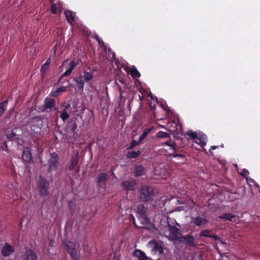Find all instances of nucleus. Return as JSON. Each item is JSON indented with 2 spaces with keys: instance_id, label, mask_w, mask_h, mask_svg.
<instances>
[{
  "instance_id": "obj_50",
  "label": "nucleus",
  "mask_w": 260,
  "mask_h": 260,
  "mask_svg": "<svg viewBox=\"0 0 260 260\" xmlns=\"http://www.w3.org/2000/svg\"><path fill=\"white\" fill-rule=\"evenodd\" d=\"M240 174L244 177V169H242L241 172H239Z\"/></svg>"
},
{
  "instance_id": "obj_21",
  "label": "nucleus",
  "mask_w": 260,
  "mask_h": 260,
  "mask_svg": "<svg viewBox=\"0 0 260 260\" xmlns=\"http://www.w3.org/2000/svg\"><path fill=\"white\" fill-rule=\"evenodd\" d=\"M144 168L141 165H136L134 168V175L136 177L140 176L143 175Z\"/></svg>"
},
{
  "instance_id": "obj_55",
  "label": "nucleus",
  "mask_w": 260,
  "mask_h": 260,
  "mask_svg": "<svg viewBox=\"0 0 260 260\" xmlns=\"http://www.w3.org/2000/svg\"><path fill=\"white\" fill-rule=\"evenodd\" d=\"M259 217H260V216H259Z\"/></svg>"
},
{
  "instance_id": "obj_18",
  "label": "nucleus",
  "mask_w": 260,
  "mask_h": 260,
  "mask_svg": "<svg viewBox=\"0 0 260 260\" xmlns=\"http://www.w3.org/2000/svg\"><path fill=\"white\" fill-rule=\"evenodd\" d=\"M147 208L144 205L140 204L137 206V212L139 215L138 216L144 217L147 215Z\"/></svg>"
},
{
  "instance_id": "obj_41",
  "label": "nucleus",
  "mask_w": 260,
  "mask_h": 260,
  "mask_svg": "<svg viewBox=\"0 0 260 260\" xmlns=\"http://www.w3.org/2000/svg\"><path fill=\"white\" fill-rule=\"evenodd\" d=\"M5 110L6 108L0 105V117L3 115Z\"/></svg>"
},
{
  "instance_id": "obj_42",
  "label": "nucleus",
  "mask_w": 260,
  "mask_h": 260,
  "mask_svg": "<svg viewBox=\"0 0 260 260\" xmlns=\"http://www.w3.org/2000/svg\"><path fill=\"white\" fill-rule=\"evenodd\" d=\"M96 39L99 42L100 46L106 47L104 42L101 40H100L97 36L96 37Z\"/></svg>"
},
{
  "instance_id": "obj_34",
  "label": "nucleus",
  "mask_w": 260,
  "mask_h": 260,
  "mask_svg": "<svg viewBox=\"0 0 260 260\" xmlns=\"http://www.w3.org/2000/svg\"><path fill=\"white\" fill-rule=\"evenodd\" d=\"M142 142L140 141V140L138 141L133 140L131 143L130 146L127 148V149H133L135 147H136L137 145L140 144Z\"/></svg>"
},
{
  "instance_id": "obj_51",
  "label": "nucleus",
  "mask_w": 260,
  "mask_h": 260,
  "mask_svg": "<svg viewBox=\"0 0 260 260\" xmlns=\"http://www.w3.org/2000/svg\"><path fill=\"white\" fill-rule=\"evenodd\" d=\"M217 147V146H212V147H211V150H214V149H215Z\"/></svg>"
},
{
  "instance_id": "obj_23",
  "label": "nucleus",
  "mask_w": 260,
  "mask_h": 260,
  "mask_svg": "<svg viewBox=\"0 0 260 260\" xmlns=\"http://www.w3.org/2000/svg\"><path fill=\"white\" fill-rule=\"evenodd\" d=\"M67 88V86H62L60 88H58L56 90L52 91L50 93V95L51 96L54 97L58 96L60 92L66 91Z\"/></svg>"
},
{
  "instance_id": "obj_37",
  "label": "nucleus",
  "mask_w": 260,
  "mask_h": 260,
  "mask_svg": "<svg viewBox=\"0 0 260 260\" xmlns=\"http://www.w3.org/2000/svg\"><path fill=\"white\" fill-rule=\"evenodd\" d=\"M69 207L71 210H75V201L74 199L70 200L68 202Z\"/></svg>"
},
{
  "instance_id": "obj_9",
  "label": "nucleus",
  "mask_w": 260,
  "mask_h": 260,
  "mask_svg": "<svg viewBox=\"0 0 260 260\" xmlns=\"http://www.w3.org/2000/svg\"><path fill=\"white\" fill-rule=\"evenodd\" d=\"M177 241L179 243H183L187 246L196 247L197 244L194 241V237L191 235H187L185 236H180V237H177Z\"/></svg>"
},
{
  "instance_id": "obj_24",
  "label": "nucleus",
  "mask_w": 260,
  "mask_h": 260,
  "mask_svg": "<svg viewBox=\"0 0 260 260\" xmlns=\"http://www.w3.org/2000/svg\"><path fill=\"white\" fill-rule=\"evenodd\" d=\"M22 158L24 161L26 162H30L31 159V153L28 151H25L24 150Z\"/></svg>"
},
{
  "instance_id": "obj_19",
  "label": "nucleus",
  "mask_w": 260,
  "mask_h": 260,
  "mask_svg": "<svg viewBox=\"0 0 260 260\" xmlns=\"http://www.w3.org/2000/svg\"><path fill=\"white\" fill-rule=\"evenodd\" d=\"M37 258L36 253L31 249L26 251L25 254V260H36Z\"/></svg>"
},
{
  "instance_id": "obj_53",
  "label": "nucleus",
  "mask_w": 260,
  "mask_h": 260,
  "mask_svg": "<svg viewBox=\"0 0 260 260\" xmlns=\"http://www.w3.org/2000/svg\"><path fill=\"white\" fill-rule=\"evenodd\" d=\"M5 146H6V148H7V145L6 142H5Z\"/></svg>"
},
{
  "instance_id": "obj_38",
  "label": "nucleus",
  "mask_w": 260,
  "mask_h": 260,
  "mask_svg": "<svg viewBox=\"0 0 260 260\" xmlns=\"http://www.w3.org/2000/svg\"><path fill=\"white\" fill-rule=\"evenodd\" d=\"M49 66H47L45 63L41 67V73L42 76L45 75L46 70L48 69Z\"/></svg>"
},
{
  "instance_id": "obj_29",
  "label": "nucleus",
  "mask_w": 260,
  "mask_h": 260,
  "mask_svg": "<svg viewBox=\"0 0 260 260\" xmlns=\"http://www.w3.org/2000/svg\"><path fill=\"white\" fill-rule=\"evenodd\" d=\"M220 218L226 219L229 221H232V218L235 217V216L233 215L232 213H224L220 216H219Z\"/></svg>"
},
{
  "instance_id": "obj_14",
  "label": "nucleus",
  "mask_w": 260,
  "mask_h": 260,
  "mask_svg": "<svg viewBox=\"0 0 260 260\" xmlns=\"http://www.w3.org/2000/svg\"><path fill=\"white\" fill-rule=\"evenodd\" d=\"M55 100L54 99L46 98L45 100L43 111H44L47 109H51L52 108H54V110H56L57 108H55Z\"/></svg>"
},
{
  "instance_id": "obj_17",
  "label": "nucleus",
  "mask_w": 260,
  "mask_h": 260,
  "mask_svg": "<svg viewBox=\"0 0 260 260\" xmlns=\"http://www.w3.org/2000/svg\"><path fill=\"white\" fill-rule=\"evenodd\" d=\"M14 252L13 248L8 243H6L2 249V255L4 256L9 255Z\"/></svg>"
},
{
  "instance_id": "obj_7",
  "label": "nucleus",
  "mask_w": 260,
  "mask_h": 260,
  "mask_svg": "<svg viewBox=\"0 0 260 260\" xmlns=\"http://www.w3.org/2000/svg\"><path fill=\"white\" fill-rule=\"evenodd\" d=\"M48 168L47 172L55 171L59 166V156L56 152H52L50 154V158L48 162Z\"/></svg>"
},
{
  "instance_id": "obj_33",
  "label": "nucleus",
  "mask_w": 260,
  "mask_h": 260,
  "mask_svg": "<svg viewBox=\"0 0 260 260\" xmlns=\"http://www.w3.org/2000/svg\"><path fill=\"white\" fill-rule=\"evenodd\" d=\"M83 76H84V79L86 81H88L90 80L93 77V76H92V74L91 73L87 72H84Z\"/></svg>"
},
{
  "instance_id": "obj_39",
  "label": "nucleus",
  "mask_w": 260,
  "mask_h": 260,
  "mask_svg": "<svg viewBox=\"0 0 260 260\" xmlns=\"http://www.w3.org/2000/svg\"><path fill=\"white\" fill-rule=\"evenodd\" d=\"M165 144L168 146H171L173 149H175L176 147V145L175 143L171 144L170 142H166Z\"/></svg>"
},
{
  "instance_id": "obj_44",
  "label": "nucleus",
  "mask_w": 260,
  "mask_h": 260,
  "mask_svg": "<svg viewBox=\"0 0 260 260\" xmlns=\"http://www.w3.org/2000/svg\"><path fill=\"white\" fill-rule=\"evenodd\" d=\"M197 259H198V260H204L203 259V254L202 253V252H201L198 255V257L196 258V259L197 260Z\"/></svg>"
},
{
  "instance_id": "obj_28",
  "label": "nucleus",
  "mask_w": 260,
  "mask_h": 260,
  "mask_svg": "<svg viewBox=\"0 0 260 260\" xmlns=\"http://www.w3.org/2000/svg\"><path fill=\"white\" fill-rule=\"evenodd\" d=\"M74 80L78 83V87L80 89L83 88L84 86V81L82 80L81 76H80L77 78H74Z\"/></svg>"
},
{
  "instance_id": "obj_16",
  "label": "nucleus",
  "mask_w": 260,
  "mask_h": 260,
  "mask_svg": "<svg viewBox=\"0 0 260 260\" xmlns=\"http://www.w3.org/2000/svg\"><path fill=\"white\" fill-rule=\"evenodd\" d=\"M212 231L210 230H205L202 231L200 234V236L206 237H210L214 239L215 240H220V238L218 236L211 234Z\"/></svg>"
},
{
  "instance_id": "obj_3",
  "label": "nucleus",
  "mask_w": 260,
  "mask_h": 260,
  "mask_svg": "<svg viewBox=\"0 0 260 260\" xmlns=\"http://www.w3.org/2000/svg\"><path fill=\"white\" fill-rule=\"evenodd\" d=\"M44 122H48V119L44 116H34L27 121V123L31 125L34 132L40 129L44 126Z\"/></svg>"
},
{
  "instance_id": "obj_49",
  "label": "nucleus",
  "mask_w": 260,
  "mask_h": 260,
  "mask_svg": "<svg viewBox=\"0 0 260 260\" xmlns=\"http://www.w3.org/2000/svg\"><path fill=\"white\" fill-rule=\"evenodd\" d=\"M53 242H54V241L53 240H50V242H49V245H50L51 246H53Z\"/></svg>"
},
{
  "instance_id": "obj_2",
  "label": "nucleus",
  "mask_w": 260,
  "mask_h": 260,
  "mask_svg": "<svg viewBox=\"0 0 260 260\" xmlns=\"http://www.w3.org/2000/svg\"><path fill=\"white\" fill-rule=\"evenodd\" d=\"M49 182L44 177L39 176L37 183V188L41 197H45L49 195Z\"/></svg>"
},
{
  "instance_id": "obj_47",
  "label": "nucleus",
  "mask_w": 260,
  "mask_h": 260,
  "mask_svg": "<svg viewBox=\"0 0 260 260\" xmlns=\"http://www.w3.org/2000/svg\"><path fill=\"white\" fill-rule=\"evenodd\" d=\"M50 63V58L48 59V60L46 61V62L45 63V64L46 65H47V66H49Z\"/></svg>"
},
{
  "instance_id": "obj_25",
  "label": "nucleus",
  "mask_w": 260,
  "mask_h": 260,
  "mask_svg": "<svg viewBox=\"0 0 260 260\" xmlns=\"http://www.w3.org/2000/svg\"><path fill=\"white\" fill-rule=\"evenodd\" d=\"M65 14L66 16L67 19L69 22L71 23L72 21H74V16L75 14H74L72 11L70 10H67L66 11H65Z\"/></svg>"
},
{
  "instance_id": "obj_30",
  "label": "nucleus",
  "mask_w": 260,
  "mask_h": 260,
  "mask_svg": "<svg viewBox=\"0 0 260 260\" xmlns=\"http://www.w3.org/2000/svg\"><path fill=\"white\" fill-rule=\"evenodd\" d=\"M152 128H146L143 131L142 135H140L139 139L140 141H142L147 136L148 134L151 132Z\"/></svg>"
},
{
  "instance_id": "obj_45",
  "label": "nucleus",
  "mask_w": 260,
  "mask_h": 260,
  "mask_svg": "<svg viewBox=\"0 0 260 260\" xmlns=\"http://www.w3.org/2000/svg\"><path fill=\"white\" fill-rule=\"evenodd\" d=\"M7 103H8V100H6L3 101V102L1 103L0 105H1L2 106H4V107H5V106L7 104Z\"/></svg>"
},
{
  "instance_id": "obj_11",
  "label": "nucleus",
  "mask_w": 260,
  "mask_h": 260,
  "mask_svg": "<svg viewBox=\"0 0 260 260\" xmlns=\"http://www.w3.org/2000/svg\"><path fill=\"white\" fill-rule=\"evenodd\" d=\"M109 175L106 173H100L97 177V185L100 187L105 188L106 187V183L109 179Z\"/></svg>"
},
{
  "instance_id": "obj_26",
  "label": "nucleus",
  "mask_w": 260,
  "mask_h": 260,
  "mask_svg": "<svg viewBox=\"0 0 260 260\" xmlns=\"http://www.w3.org/2000/svg\"><path fill=\"white\" fill-rule=\"evenodd\" d=\"M153 250L155 251H158L159 254H162L164 252V248L162 246L156 242H154V246L153 247Z\"/></svg>"
},
{
  "instance_id": "obj_5",
  "label": "nucleus",
  "mask_w": 260,
  "mask_h": 260,
  "mask_svg": "<svg viewBox=\"0 0 260 260\" xmlns=\"http://www.w3.org/2000/svg\"><path fill=\"white\" fill-rule=\"evenodd\" d=\"M138 219L140 221L138 225L136 224L135 221H134L135 227L138 229L143 228L148 230H151L152 228L156 231H158V229L154 225L151 224L150 225V221L147 215L144 216V217L138 216Z\"/></svg>"
},
{
  "instance_id": "obj_35",
  "label": "nucleus",
  "mask_w": 260,
  "mask_h": 260,
  "mask_svg": "<svg viewBox=\"0 0 260 260\" xmlns=\"http://www.w3.org/2000/svg\"><path fill=\"white\" fill-rule=\"evenodd\" d=\"M156 136L159 138H168L169 137V134L164 132L160 131L157 133Z\"/></svg>"
},
{
  "instance_id": "obj_40",
  "label": "nucleus",
  "mask_w": 260,
  "mask_h": 260,
  "mask_svg": "<svg viewBox=\"0 0 260 260\" xmlns=\"http://www.w3.org/2000/svg\"><path fill=\"white\" fill-rule=\"evenodd\" d=\"M51 12L53 14H56V7L55 4H52L51 6Z\"/></svg>"
},
{
  "instance_id": "obj_1",
  "label": "nucleus",
  "mask_w": 260,
  "mask_h": 260,
  "mask_svg": "<svg viewBox=\"0 0 260 260\" xmlns=\"http://www.w3.org/2000/svg\"><path fill=\"white\" fill-rule=\"evenodd\" d=\"M154 196L153 188L151 186H143L139 190V200L141 202L147 203L152 201Z\"/></svg>"
},
{
  "instance_id": "obj_20",
  "label": "nucleus",
  "mask_w": 260,
  "mask_h": 260,
  "mask_svg": "<svg viewBox=\"0 0 260 260\" xmlns=\"http://www.w3.org/2000/svg\"><path fill=\"white\" fill-rule=\"evenodd\" d=\"M70 67L69 69L66 71V72L60 77L58 82L60 81V80L64 76H69L71 73H72V71L74 70V69L76 67L77 64L73 61L72 60L70 63Z\"/></svg>"
},
{
  "instance_id": "obj_31",
  "label": "nucleus",
  "mask_w": 260,
  "mask_h": 260,
  "mask_svg": "<svg viewBox=\"0 0 260 260\" xmlns=\"http://www.w3.org/2000/svg\"><path fill=\"white\" fill-rule=\"evenodd\" d=\"M131 74L133 78L135 77H140L141 75L139 71L134 67H133L131 70Z\"/></svg>"
},
{
  "instance_id": "obj_27",
  "label": "nucleus",
  "mask_w": 260,
  "mask_h": 260,
  "mask_svg": "<svg viewBox=\"0 0 260 260\" xmlns=\"http://www.w3.org/2000/svg\"><path fill=\"white\" fill-rule=\"evenodd\" d=\"M207 222V220L205 218H201V217H197L194 221V223L195 224L198 226H200L203 224H205Z\"/></svg>"
},
{
  "instance_id": "obj_36",
  "label": "nucleus",
  "mask_w": 260,
  "mask_h": 260,
  "mask_svg": "<svg viewBox=\"0 0 260 260\" xmlns=\"http://www.w3.org/2000/svg\"><path fill=\"white\" fill-rule=\"evenodd\" d=\"M187 135L189 136L190 139H199L197 136V133L195 132H192L191 131H188L187 133Z\"/></svg>"
},
{
  "instance_id": "obj_6",
  "label": "nucleus",
  "mask_w": 260,
  "mask_h": 260,
  "mask_svg": "<svg viewBox=\"0 0 260 260\" xmlns=\"http://www.w3.org/2000/svg\"><path fill=\"white\" fill-rule=\"evenodd\" d=\"M62 245L71 256L73 260H78L79 255L74 248V244L70 241H63Z\"/></svg>"
},
{
  "instance_id": "obj_22",
  "label": "nucleus",
  "mask_w": 260,
  "mask_h": 260,
  "mask_svg": "<svg viewBox=\"0 0 260 260\" xmlns=\"http://www.w3.org/2000/svg\"><path fill=\"white\" fill-rule=\"evenodd\" d=\"M141 153V151L138 150L137 151H127L126 156L129 158H135L138 157Z\"/></svg>"
},
{
  "instance_id": "obj_48",
  "label": "nucleus",
  "mask_w": 260,
  "mask_h": 260,
  "mask_svg": "<svg viewBox=\"0 0 260 260\" xmlns=\"http://www.w3.org/2000/svg\"><path fill=\"white\" fill-rule=\"evenodd\" d=\"M199 141H200V143H202V145L203 146H205V145H206L205 142H203V141H202V138H200L199 139Z\"/></svg>"
},
{
  "instance_id": "obj_4",
  "label": "nucleus",
  "mask_w": 260,
  "mask_h": 260,
  "mask_svg": "<svg viewBox=\"0 0 260 260\" xmlns=\"http://www.w3.org/2000/svg\"><path fill=\"white\" fill-rule=\"evenodd\" d=\"M80 122H82V124H83V120L81 116H76L73 117L69 121H68L66 125V132H71L74 133V134L77 133V132L76 131V129L77 124H79Z\"/></svg>"
},
{
  "instance_id": "obj_10",
  "label": "nucleus",
  "mask_w": 260,
  "mask_h": 260,
  "mask_svg": "<svg viewBox=\"0 0 260 260\" xmlns=\"http://www.w3.org/2000/svg\"><path fill=\"white\" fill-rule=\"evenodd\" d=\"M78 165V152L77 151H74L72 155L70 164L68 166V169L70 171L74 170L76 173H78L80 171L79 166Z\"/></svg>"
},
{
  "instance_id": "obj_8",
  "label": "nucleus",
  "mask_w": 260,
  "mask_h": 260,
  "mask_svg": "<svg viewBox=\"0 0 260 260\" xmlns=\"http://www.w3.org/2000/svg\"><path fill=\"white\" fill-rule=\"evenodd\" d=\"M248 174H249L248 170L245 169V178L247 184L251 190V195L252 196L258 192L260 193V186L253 179L249 178L247 177Z\"/></svg>"
},
{
  "instance_id": "obj_52",
  "label": "nucleus",
  "mask_w": 260,
  "mask_h": 260,
  "mask_svg": "<svg viewBox=\"0 0 260 260\" xmlns=\"http://www.w3.org/2000/svg\"><path fill=\"white\" fill-rule=\"evenodd\" d=\"M235 167L236 169H238V166L236 164L235 165ZM237 171H238V170H237Z\"/></svg>"
},
{
  "instance_id": "obj_13",
  "label": "nucleus",
  "mask_w": 260,
  "mask_h": 260,
  "mask_svg": "<svg viewBox=\"0 0 260 260\" xmlns=\"http://www.w3.org/2000/svg\"><path fill=\"white\" fill-rule=\"evenodd\" d=\"M136 181L134 180H126L121 183V186L127 190L134 191L135 190Z\"/></svg>"
},
{
  "instance_id": "obj_46",
  "label": "nucleus",
  "mask_w": 260,
  "mask_h": 260,
  "mask_svg": "<svg viewBox=\"0 0 260 260\" xmlns=\"http://www.w3.org/2000/svg\"><path fill=\"white\" fill-rule=\"evenodd\" d=\"M71 107L70 106V104H67L65 106H64V108L63 109L64 111H67V110L68 109H69L70 107Z\"/></svg>"
},
{
  "instance_id": "obj_12",
  "label": "nucleus",
  "mask_w": 260,
  "mask_h": 260,
  "mask_svg": "<svg viewBox=\"0 0 260 260\" xmlns=\"http://www.w3.org/2000/svg\"><path fill=\"white\" fill-rule=\"evenodd\" d=\"M168 229L169 231L170 232V234L172 235L173 237V240L177 241V237H180V236H179L181 235V231L180 229L176 228L175 226H173L171 224H170L169 222V221H168Z\"/></svg>"
},
{
  "instance_id": "obj_54",
  "label": "nucleus",
  "mask_w": 260,
  "mask_h": 260,
  "mask_svg": "<svg viewBox=\"0 0 260 260\" xmlns=\"http://www.w3.org/2000/svg\"><path fill=\"white\" fill-rule=\"evenodd\" d=\"M168 219H170V218H167V221H168Z\"/></svg>"
},
{
  "instance_id": "obj_43",
  "label": "nucleus",
  "mask_w": 260,
  "mask_h": 260,
  "mask_svg": "<svg viewBox=\"0 0 260 260\" xmlns=\"http://www.w3.org/2000/svg\"><path fill=\"white\" fill-rule=\"evenodd\" d=\"M173 157H182V158H184V156L183 154H181V153H175V154H173Z\"/></svg>"
},
{
  "instance_id": "obj_15",
  "label": "nucleus",
  "mask_w": 260,
  "mask_h": 260,
  "mask_svg": "<svg viewBox=\"0 0 260 260\" xmlns=\"http://www.w3.org/2000/svg\"><path fill=\"white\" fill-rule=\"evenodd\" d=\"M6 136L7 139H8L9 141H17L18 143H19V141L20 140V137H19V135H18L14 131H7L6 134Z\"/></svg>"
},
{
  "instance_id": "obj_32",
  "label": "nucleus",
  "mask_w": 260,
  "mask_h": 260,
  "mask_svg": "<svg viewBox=\"0 0 260 260\" xmlns=\"http://www.w3.org/2000/svg\"><path fill=\"white\" fill-rule=\"evenodd\" d=\"M69 114L67 111L63 110L62 112L60 114V117L63 121H65L69 118Z\"/></svg>"
}]
</instances>
